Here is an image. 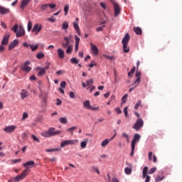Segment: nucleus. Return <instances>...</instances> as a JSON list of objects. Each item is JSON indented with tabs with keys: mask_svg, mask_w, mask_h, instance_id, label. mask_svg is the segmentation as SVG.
<instances>
[{
	"mask_svg": "<svg viewBox=\"0 0 182 182\" xmlns=\"http://www.w3.org/2000/svg\"><path fill=\"white\" fill-rule=\"evenodd\" d=\"M141 139V135L139 134H135L134 136V139H132V146L135 147L136 144L138 143Z\"/></svg>",
	"mask_w": 182,
	"mask_h": 182,
	"instance_id": "obj_11",
	"label": "nucleus"
},
{
	"mask_svg": "<svg viewBox=\"0 0 182 182\" xmlns=\"http://www.w3.org/2000/svg\"><path fill=\"white\" fill-rule=\"evenodd\" d=\"M26 175H27V171L24 170L21 175L16 176V177L14 178V181L16 182L22 181L26 176Z\"/></svg>",
	"mask_w": 182,
	"mask_h": 182,
	"instance_id": "obj_13",
	"label": "nucleus"
},
{
	"mask_svg": "<svg viewBox=\"0 0 182 182\" xmlns=\"http://www.w3.org/2000/svg\"><path fill=\"white\" fill-rule=\"evenodd\" d=\"M46 152L51 153V152H60L61 151L60 148H54V149H48L46 150Z\"/></svg>",
	"mask_w": 182,
	"mask_h": 182,
	"instance_id": "obj_26",
	"label": "nucleus"
},
{
	"mask_svg": "<svg viewBox=\"0 0 182 182\" xmlns=\"http://www.w3.org/2000/svg\"><path fill=\"white\" fill-rule=\"evenodd\" d=\"M73 51V46H68V49L66 50V53L69 55Z\"/></svg>",
	"mask_w": 182,
	"mask_h": 182,
	"instance_id": "obj_41",
	"label": "nucleus"
},
{
	"mask_svg": "<svg viewBox=\"0 0 182 182\" xmlns=\"http://www.w3.org/2000/svg\"><path fill=\"white\" fill-rule=\"evenodd\" d=\"M92 170H93L95 172H97V174H100V171L98 170L97 167L93 166V167H92Z\"/></svg>",
	"mask_w": 182,
	"mask_h": 182,
	"instance_id": "obj_57",
	"label": "nucleus"
},
{
	"mask_svg": "<svg viewBox=\"0 0 182 182\" xmlns=\"http://www.w3.org/2000/svg\"><path fill=\"white\" fill-rule=\"evenodd\" d=\"M133 30L137 35H141L142 33V30L140 27H134Z\"/></svg>",
	"mask_w": 182,
	"mask_h": 182,
	"instance_id": "obj_30",
	"label": "nucleus"
},
{
	"mask_svg": "<svg viewBox=\"0 0 182 182\" xmlns=\"http://www.w3.org/2000/svg\"><path fill=\"white\" fill-rule=\"evenodd\" d=\"M32 28V22L30 20L28 23V31H30Z\"/></svg>",
	"mask_w": 182,
	"mask_h": 182,
	"instance_id": "obj_51",
	"label": "nucleus"
},
{
	"mask_svg": "<svg viewBox=\"0 0 182 182\" xmlns=\"http://www.w3.org/2000/svg\"><path fill=\"white\" fill-rule=\"evenodd\" d=\"M107 178L109 180V182H119V181L118 180V178L116 176H114L112 178V179L111 180L110 176L109 175V173L107 174Z\"/></svg>",
	"mask_w": 182,
	"mask_h": 182,
	"instance_id": "obj_31",
	"label": "nucleus"
},
{
	"mask_svg": "<svg viewBox=\"0 0 182 182\" xmlns=\"http://www.w3.org/2000/svg\"><path fill=\"white\" fill-rule=\"evenodd\" d=\"M96 63H95L94 61H92L91 63L88 65L89 68H94V66H96Z\"/></svg>",
	"mask_w": 182,
	"mask_h": 182,
	"instance_id": "obj_59",
	"label": "nucleus"
},
{
	"mask_svg": "<svg viewBox=\"0 0 182 182\" xmlns=\"http://www.w3.org/2000/svg\"><path fill=\"white\" fill-rule=\"evenodd\" d=\"M48 7H50V9H54L56 7L55 4H48Z\"/></svg>",
	"mask_w": 182,
	"mask_h": 182,
	"instance_id": "obj_61",
	"label": "nucleus"
},
{
	"mask_svg": "<svg viewBox=\"0 0 182 182\" xmlns=\"http://www.w3.org/2000/svg\"><path fill=\"white\" fill-rule=\"evenodd\" d=\"M105 26L104 25L103 26H102V27H99V28H97V29H96V31H102V30H103V28H105Z\"/></svg>",
	"mask_w": 182,
	"mask_h": 182,
	"instance_id": "obj_62",
	"label": "nucleus"
},
{
	"mask_svg": "<svg viewBox=\"0 0 182 182\" xmlns=\"http://www.w3.org/2000/svg\"><path fill=\"white\" fill-rule=\"evenodd\" d=\"M115 112H117V114H121L122 113V110L119 107H117L115 109Z\"/></svg>",
	"mask_w": 182,
	"mask_h": 182,
	"instance_id": "obj_55",
	"label": "nucleus"
},
{
	"mask_svg": "<svg viewBox=\"0 0 182 182\" xmlns=\"http://www.w3.org/2000/svg\"><path fill=\"white\" fill-rule=\"evenodd\" d=\"M16 129V126L15 125H11V126H7L4 129V131L8 134L13 133L15 129Z\"/></svg>",
	"mask_w": 182,
	"mask_h": 182,
	"instance_id": "obj_12",
	"label": "nucleus"
},
{
	"mask_svg": "<svg viewBox=\"0 0 182 182\" xmlns=\"http://www.w3.org/2000/svg\"><path fill=\"white\" fill-rule=\"evenodd\" d=\"M65 86H66V82L65 81H63L60 83V87H62L63 89H65Z\"/></svg>",
	"mask_w": 182,
	"mask_h": 182,
	"instance_id": "obj_56",
	"label": "nucleus"
},
{
	"mask_svg": "<svg viewBox=\"0 0 182 182\" xmlns=\"http://www.w3.org/2000/svg\"><path fill=\"white\" fill-rule=\"evenodd\" d=\"M28 117V114L27 112H23V117H22V121L26 120Z\"/></svg>",
	"mask_w": 182,
	"mask_h": 182,
	"instance_id": "obj_50",
	"label": "nucleus"
},
{
	"mask_svg": "<svg viewBox=\"0 0 182 182\" xmlns=\"http://www.w3.org/2000/svg\"><path fill=\"white\" fill-rule=\"evenodd\" d=\"M75 52H77L78 50L79 43H80V39L79 37H77V36H75Z\"/></svg>",
	"mask_w": 182,
	"mask_h": 182,
	"instance_id": "obj_23",
	"label": "nucleus"
},
{
	"mask_svg": "<svg viewBox=\"0 0 182 182\" xmlns=\"http://www.w3.org/2000/svg\"><path fill=\"white\" fill-rule=\"evenodd\" d=\"M18 44V41L15 39L14 41H13L11 44L9 46V50H12L13 48H14Z\"/></svg>",
	"mask_w": 182,
	"mask_h": 182,
	"instance_id": "obj_21",
	"label": "nucleus"
},
{
	"mask_svg": "<svg viewBox=\"0 0 182 182\" xmlns=\"http://www.w3.org/2000/svg\"><path fill=\"white\" fill-rule=\"evenodd\" d=\"M134 149H135V146H132V152H131V156H134Z\"/></svg>",
	"mask_w": 182,
	"mask_h": 182,
	"instance_id": "obj_60",
	"label": "nucleus"
},
{
	"mask_svg": "<svg viewBox=\"0 0 182 182\" xmlns=\"http://www.w3.org/2000/svg\"><path fill=\"white\" fill-rule=\"evenodd\" d=\"M10 12L9 9H6L4 7L0 6V13L2 15L7 14Z\"/></svg>",
	"mask_w": 182,
	"mask_h": 182,
	"instance_id": "obj_24",
	"label": "nucleus"
},
{
	"mask_svg": "<svg viewBox=\"0 0 182 182\" xmlns=\"http://www.w3.org/2000/svg\"><path fill=\"white\" fill-rule=\"evenodd\" d=\"M73 27H74L75 29L76 30L77 34H78L79 36H80L81 33H80V27H79L78 23H77V22H74V23H73Z\"/></svg>",
	"mask_w": 182,
	"mask_h": 182,
	"instance_id": "obj_28",
	"label": "nucleus"
},
{
	"mask_svg": "<svg viewBox=\"0 0 182 182\" xmlns=\"http://www.w3.org/2000/svg\"><path fill=\"white\" fill-rule=\"evenodd\" d=\"M122 136L123 139H127V143H129V136L127 133L123 132Z\"/></svg>",
	"mask_w": 182,
	"mask_h": 182,
	"instance_id": "obj_34",
	"label": "nucleus"
},
{
	"mask_svg": "<svg viewBox=\"0 0 182 182\" xmlns=\"http://www.w3.org/2000/svg\"><path fill=\"white\" fill-rule=\"evenodd\" d=\"M69 27L68 22H64L62 26V29L65 30Z\"/></svg>",
	"mask_w": 182,
	"mask_h": 182,
	"instance_id": "obj_48",
	"label": "nucleus"
},
{
	"mask_svg": "<svg viewBox=\"0 0 182 182\" xmlns=\"http://www.w3.org/2000/svg\"><path fill=\"white\" fill-rule=\"evenodd\" d=\"M124 171H125L126 174L129 175L132 173V168L127 167V168H125Z\"/></svg>",
	"mask_w": 182,
	"mask_h": 182,
	"instance_id": "obj_45",
	"label": "nucleus"
},
{
	"mask_svg": "<svg viewBox=\"0 0 182 182\" xmlns=\"http://www.w3.org/2000/svg\"><path fill=\"white\" fill-rule=\"evenodd\" d=\"M30 1L31 0H22L21 4V9H23L28 5Z\"/></svg>",
	"mask_w": 182,
	"mask_h": 182,
	"instance_id": "obj_27",
	"label": "nucleus"
},
{
	"mask_svg": "<svg viewBox=\"0 0 182 182\" xmlns=\"http://www.w3.org/2000/svg\"><path fill=\"white\" fill-rule=\"evenodd\" d=\"M104 57L106 58L107 59H109V60H115V57L114 55L109 56V55H105Z\"/></svg>",
	"mask_w": 182,
	"mask_h": 182,
	"instance_id": "obj_46",
	"label": "nucleus"
},
{
	"mask_svg": "<svg viewBox=\"0 0 182 182\" xmlns=\"http://www.w3.org/2000/svg\"><path fill=\"white\" fill-rule=\"evenodd\" d=\"M68 10H69V5L66 4L64 7V11H65V15L66 16L68 13Z\"/></svg>",
	"mask_w": 182,
	"mask_h": 182,
	"instance_id": "obj_47",
	"label": "nucleus"
},
{
	"mask_svg": "<svg viewBox=\"0 0 182 182\" xmlns=\"http://www.w3.org/2000/svg\"><path fill=\"white\" fill-rule=\"evenodd\" d=\"M1 26H2L4 28H5V29L7 28L6 23H4L3 21H1Z\"/></svg>",
	"mask_w": 182,
	"mask_h": 182,
	"instance_id": "obj_64",
	"label": "nucleus"
},
{
	"mask_svg": "<svg viewBox=\"0 0 182 182\" xmlns=\"http://www.w3.org/2000/svg\"><path fill=\"white\" fill-rule=\"evenodd\" d=\"M77 129V127H72L67 129L68 132H71L73 131H75Z\"/></svg>",
	"mask_w": 182,
	"mask_h": 182,
	"instance_id": "obj_53",
	"label": "nucleus"
},
{
	"mask_svg": "<svg viewBox=\"0 0 182 182\" xmlns=\"http://www.w3.org/2000/svg\"><path fill=\"white\" fill-rule=\"evenodd\" d=\"M48 69H49V65L43 68H42L41 67H37L36 70H39L37 75L38 76H43V75H46V70H48Z\"/></svg>",
	"mask_w": 182,
	"mask_h": 182,
	"instance_id": "obj_6",
	"label": "nucleus"
},
{
	"mask_svg": "<svg viewBox=\"0 0 182 182\" xmlns=\"http://www.w3.org/2000/svg\"><path fill=\"white\" fill-rule=\"evenodd\" d=\"M70 62H71V63H73V65H77V63H79V61H78V60L77 59V58H71L70 59Z\"/></svg>",
	"mask_w": 182,
	"mask_h": 182,
	"instance_id": "obj_36",
	"label": "nucleus"
},
{
	"mask_svg": "<svg viewBox=\"0 0 182 182\" xmlns=\"http://www.w3.org/2000/svg\"><path fill=\"white\" fill-rule=\"evenodd\" d=\"M78 143L77 139H68L61 141L60 143V148H64L69 145H75Z\"/></svg>",
	"mask_w": 182,
	"mask_h": 182,
	"instance_id": "obj_4",
	"label": "nucleus"
},
{
	"mask_svg": "<svg viewBox=\"0 0 182 182\" xmlns=\"http://www.w3.org/2000/svg\"><path fill=\"white\" fill-rule=\"evenodd\" d=\"M100 6L105 9L106 10V4L105 3H100Z\"/></svg>",
	"mask_w": 182,
	"mask_h": 182,
	"instance_id": "obj_63",
	"label": "nucleus"
},
{
	"mask_svg": "<svg viewBox=\"0 0 182 182\" xmlns=\"http://www.w3.org/2000/svg\"><path fill=\"white\" fill-rule=\"evenodd\" d=\"M69 96L71 99H75V95L74 94L73 92H70Z\"/></svg>",
	"mask_w": 182,
	"mask_h": 182,
	"instance_id": "obj_54",
	"label": "nucleus"
},
{
	"mask_svg": "<svg viewBox=\"0 0 182 182\" xmlns=\"http://www.w3.org/2000/svg\"><path fill=\"white\" fill-rule=\"evenodd\" d=\"M110 141H111L110 139H105V140L102 142L101 146H102V148L106 147V146L109 144V143Z\"/></svg>",
	"mask_w": 182,
	"mask_h": 182,
	"instance_id": "obj_29",
	"label": "nucleus"
},
{
	"mask_svg": "<svg viewBox=\"0 0 182 182\" xmlns=\"http://www.w3.org/2000/svg\"><path fill=\"white\" fill-rule=\"evenodd\" d=\"M44 56H45L44 54L42 52H41L37 54L36 58H37V59H43V58H44Z\"/></svg>",
	"mask_w": 182,
	"mask_h": 182,
	"instance_id": "obj_42",
	"label": "nucleus"
},
{
	"mask_svg": "<svg viewBox=\"0 0 182 182\" xmlns=\"http://www.w3.org/2000/svg\"><path fill=\"white\" fill-rule=\"evenodd\" d=\"M127 97H128V95H127V94L124 95L122 97V105L126 103V102H127Z\"/></svg>",
	"mask_w": 182,
	"mask_h": 182,
	"instance_id": "obj_35",
	"label": "nucleus"
},
{
	"mask_svg": "<svg viewBox=\"0 0 182 182\" xmlns=\"http://www.w3.org/2000/svg\"><path fill=\"white\" fill-rule=\"evenodd\" d=\"M20 95H21V99L23 100V99H26V97H28L29 92L26 90L23 89L21 90Z\"/></svg>",
	"mask_w": 182,
	"mask_h": 182,
	"instance_id": "obj_17",
	"label": "nucleus"
},
{
	"mask_svg": "<svg viewBox=\"0 0 182 182\" xmlns=\"http://www.w3.org/2000/svg\"><path fill=\"white\" fill-rule=\"evenodd\" d=\"M140 106L142 107V106H141V100H139V101L137 102L136 105L135 107H134V109H135V110H137L138 108H139Z\"/></svg>",
	"mask_w": 182,
	"mask_h": 182,
	"instance_id": "obj_39",
	"label": "nucleus"
},
{
	"mask_svg": "<svg viewBox=\"0 0 182 182\" xmlns=\"http://www.w3.org/2000/svg\"><path fill=\"white\" fill-rule=\"evenodd\" d=\"M87 140L86 141H83L80 143V146H81V148L82 149H85L86 146H87Z\"/></svg>",
	"mask_w": 182,
	"mask_h": 182,
	"instance_id": "obj_43",
	"label": "nucleus"
},
{
	"mask_svg": "<svg viewBox=\"0 0 182 182\" xmlns=\"http://www.w3.org/2000/svg\"><path fill=\"white\" fill-rule=\"evenodd\" d=\"M143 126H144V121L141 118L139 117L137 119V121L133 125L132 128L136 132H139L143 127Z\"/></svg>",
	"mask_w": 182,
	"mask_h": 182,
	"instance_id": "obj_5",
	"label": "nucleus"
},
{
	"mask_svg": "<svg viewBox=\"0 0 182 182\" xmlns=\"http://www.w3.org/2000/svg\"><path fill=\"white\" fill-rule=\"evenodd\" d=\"M114 9V16L117 17L121 12V9L119 4L116 2L113 4Z\"/></svg>",
	"mask_w": 182,
	"mask_h": 182,
	"instance_id": "obj_16",
	"label": "nucleus"
},
{
	"mask_svg": "<svg viewBox=\"0 0 182 182\" xmlns=\"http://www.w3.org/2000/svg\"><path fill=\"white\" fill-rule=\"evenodd\" d=\"M136 77H137V78L135 81H133V85H136V87H137V86H139V85L141 82V72L140 71H137L136 73Z\"/></svg>",
	"mask_w": 182,
	"mask_h": 182,
	"instance_id": "obj_15",
	"label": "nucleus"
},
{
	"mask_svg": "<svg viewBox=\"0 0 182 182\" xmlns=\"http://www.w3.org/2000/svg\"><path fill=\"white\" fill-rule=\"evenodd\" d=\"M72 35H70L68 37H64L63 39L65 42L62 43V47L67 48L68 46H69L70 41L72 39Z\"/></svg>",
	"mask_w": 182,
	"mask_h": 182,
	"instance_id": "obj_9",
	"label": "nucleus"
},
{
	"mask_svg": "<svg viewBox=\"0 0 182 182\" xmlns=\"http://www.w3.org/2000/svg\"><path fill=\"white\" fill-rule=\"evenodd\" d=\"M29 65H30V62L26 61L21 67V70H23V72H26V73H28V72H31V68L29 67Z\"/></svg>",
	"mask_w": 182,
	"mask_h": 182,
	"instance_id": "obj_10",
	"label": "nucleus"
},
{
	"mask_svg": "<svg viewBox=\"0 0 182 182\" xmlns=\"http://www.w3.org/2000/svg\"><path fill=\"white\" fill-rule=\"evenodd\" d=\"M42 28H43L42 25L36 23L34 25L32 29V32L33 33L34 32L36 35H38V33L41 31Z\"/></svg>",
	"mask_w": 182,
	"mask_h": 182,
	"instance_id": "obj_14",
	"label": "nucleus"
},
{
	"mask_svg": "<svg viewBox=\"0 0 182 182\" xmlns=\"http://www.w3.org/2000/svg\"><path fill=\"white\" fill-rule=\"evenodd\" d=\"M86 83H87V86H92L93 85L94 82H93L92 79H90V80H87Z\"/></svg>",
	"mask_w": 182,
	"mask_h": 182,
	"instance_id": "obj_44",
	"label": "nucleus"
},
{
	"mask_svg": "<svg viewBox=\"0 0 182 182\" xmlns=\"http://www.w3.org/2000/svg\"><path fill=\"white\" fill-rule=\"evenodd\" d=\"M157 171L156 167L151 168L149 172H147L148 174H153Z\"/></svg>",
	"mask_w": 182,
	"mask_h": 182,
	"instance_id": "obj_38",
	"label": "nucleus"
},
{
	"mask_svg": "<svg viewBox=\"0 0 182 182\" xmlns=\"http://www.w3.org/2000/svg\"><path fill=\"white\" fill-rule=\"evenodd\" d=\"M128 107H124V113L126 117H129V114H128Z\"/></svg>",
	"mask_w": 182,
	"mask_h": 182,
	"instance_id": "obj_52",
	"label": "nucleus"
},
{
	"mask_svg": "<svg viewBox=\"0 0 182 182\" xmlns=\"http://www.w3.org/2000/svg\"><path fill=\"white\" fill-rule=\"evenodd\" d=\"M11 30L16 33V37L23 36L25 34L24 28L22 26H18V24H15L14 27L11 28Z\"/></svg>",
	"mask_w": 182,
	"mask_h": 182,
	"instance_id": "obj_2",
	"label": "nucleus"
},
{
	"mask_svg": "<svg viewBox=\"0 0 182 182\" xmlns=\"http://www.w3.org/2000/svg\"><path fill=\"white\" fill-rule=\"evenodd\" d=\"M152 158H153L154 163L156 164L157 162V158H156V155H153L152 151H150L149 153V161H152Z\"/></svg>",
	"mask_w": 182,
	"mask_h": 182,
	"instance_id": "obj_19",
	"label": "nucleus"
},
{
	"mask_svg": "<svg viewBox=\"0 0 182 182\" xmlns=\"http://www.w3.org/2000/svg\"><path fill=\"white\" fill-rule=\"evenodd\" d=\"M34 161H27L26 163H24L23 164V166L24 167V168H31L33 165H34Z\"/></svg>",
	"mask_w": 182,
	"mask_h": 182,
	"instance_id": "obj_20",
	"label": "nucleus"
},
{
	"mask_svg": "<svg viewBox=\"0 0 182 182\" xmlns=\"http://www.w3.org/2000/svg\"><path fill=\"white\" fill-rule=\"evenodd\" d=\"M21 159H14V160H12V163H13V164H17V163L21 162Z\"/></svg>",
	"mask_w": 182,
	"mask_h": 182,
	"instance_id": "obj_58",
	"label": "nucleus"
},
{
	"mask_svg": "<svg viewBox=\"0 0 182 182\" xmlns=\"http://www.w3.org/2000/svg\"><path fill=\"white\" fill-rule=\"evenodd\" d=\"M59 122H60L62 124H66L68 122V119L66 117H60L58 119Z\"/></svg>",
	"mask_w": 182,
	"mask_h": 182,
	"instance_id": "obj_32",
	"label": "nucleus"
},
{
	"mask_svg": "<svg viewBox=\"0 0 182 182\" xmlns=\"http://www.w3.org/2000/svg\"><path fill=\"white\" fill-rule=\"evenodd\" d=\"M90 46H91V49L92 50L94 55L97 56V55H98V52H99L97 47L92 43H90Z\"/></svg>",
	"mask_w": 182,
	"mask_h": 182,
	"instance_id": "obj_18",
	"label": "nucleus"
},
{
	"mask_svg": "<svg viewBox=\"0 0 182 182\" xmlns=\"http://www.w3.org/2000/svg\"><path fill=\"white\" fill-rule=\"evenodd\" d=\"M9 34L5 35L4 36V38H3L2 41H1V44L2 45H7L8 43H9Z\"/></svg>",
	"mask_w": 182,
	"mask_h": 182,
	"instance_id": "obj_25",
	"label": "nucleus"
},
{
	"mask_svg": "<svg viewBox=\"0 0 182 182\" xmlns=\"http://www.w3.org/2000/svg\"><path fill=\"white\" fill-rule=\"evenodd\" d=\"M31 137H32L33 141L37 142V143H40V139L36 136H35L34 134H32Z\"/></svg>",
	"mask_w": 182,
	"mask_h": 182,
	"instance_id": "obj_37",
	"label": "nucleus"
},
{
	"mask_svg": "<svg viewBox=\"0 0 182 182\" xmlns=\"http://www.w3.org/2000/svg\"><path fill=\"white\" fill-rule=\"evenodd\" d=\"M30 47H31L32 51H35L38 49V46L37 44L34 46L33 45H30Z\"/></svg>",
	"mask_w": 182,
	"mask_h": 182,
	"instance_id": "obj_49",
	"label": "nucleus"
},
{
	"mask_svg": "<svg viewBox=\"0 0 182 182\" xmlns=\"http://www.w3.org/2000/svg\"><path fill=\"white\" fill-rule=\"evenodd\" d=\"M58 55L60 59H64L65 58V52L63 49L58 48Z\"/></svg>",
	"mask_w": 182,
	"mask_h": 182,
	"instance_id": "obj_22",
	"label": "nucleus"
},
{
	"mask_svg": "<svg viewBox=\"0 0 182 182\" xmlns=\"http://www.w3.org/2000/svg\"><path fill=\"white\" fill-rule=\"evenodd\" d=\"M62 133L61 131L56 130L53 127H50L47 132H43L41 133V136L45 138L52 137L56 135H59Z\"/></svg>",
	"mask_w": 182,
	"mask_h": 182,
	"instance_id": "obj_1",
	"label": "nucleus"
},
{
	"mask_svg": "<svg viewBox=\"0 0 182 182\" xmlns=\"http://www.w3.org/2000/svg\"><path fill=\"white\" fill-rule=\"evenodd\" d=\"M129 39H130V36L129 35V33H127L124 37V38L122 39V43L123 44V50L124 53L129 52V48H127Z\"/></svg>",
	"mask_w": 182,
	"mask_h": 182,
	"instance_id": "obj_3",
	"label": "nucleus"
},
{
	"mask_svg": "<svg viewBox=\"0 0 182 182\" xmlns=\"http://www.w3.org/2000/svg\"><path fill=\"white\" fill-rule=\"evenodd\" d=\"M148 171H149V168L148 166H145L143 169V175H142V177L143 178H146V181L145 182H150V180H151V177L150 176H147L148 174Z\"/></svg>",
	"mask_w": 182,
	"mask_h": 182,
	"instance_id": "obj_8",
	"label": "nucleus"
},
{
	"mask_svg": "<svg viewBox=\"0 0 182 182\" xmlns=\"http://www.w3.org/2000/svg\"><path fill=\"white\" fill-rule=\"evenodd\" d=\"M164 176H157L155 178V182H161L164 180Z\"/></svg>",
	"mask_w": 182,
	"mask_h": 182,
	"instance_id": "obj_33",
	"label": "nucleus"
},
{
	"mask_svg": "<svg viewBox=\"0 0 182 182\" xmlns=\"http://www.w3.org/2000/svg\"><path fill=\"white\" fill-rule=\"evenodd\" d=\"M83 107L91 111H97L98 109V107H94L90 105V102L89 100H86L83 102Z\"/></svg>",
	"mask_w": 182,
	"mask_h": 182,
	"instance_id": "obj_7",
	"label": "nucleus"
},
{
	"mask_svg": "<svg viewBox=\"0 0 182 182\" xmlns=\"http://www.w3.org/2000/svg\"><path fill=\"white\" fill-rule=\"evenodd\" d=\"M48 7V4H44L41 6V9L42 11H46Z\"/></svg>",
	"mask_w": 182,
	"mask_h": 182,
	"instance_id": "obj_40",
	"label": "nucleus"
}]
</instances>
